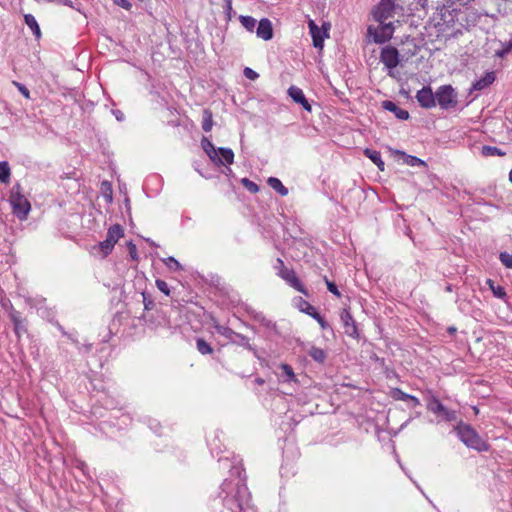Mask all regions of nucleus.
<instances>
[{"label":"nucleus","instance_id":"nucleus-1","mask_svg":"<svg viewBox=\"0 0 512 512\" xmlns=\"http://www.w3.org/2000/svg\"><path fill=\"white\" fill-rule=\"evenodd\" d=\"M22 188L19 183H16L10 193V203L13 213L20 219L25 220L30 212L31 205L27 198L22 194Z\"/></svg>","mask_w":512,"mask_h":512},{"label":"nucleus","instance_id":"nucleus-2","mask_svg":"<svg viewBox=\"0 0 512 512\" xmlns=\"http://www.w3.org/2000/svg\"><path fill=\"white\" fill-rule=\"evenodd\" d=\"M456 430L461 441L467 447L478 451H486L488 449V445L470 425H459Z\"/></svg>","mask_w":512,"mask_h":512},{"label":"nucleus","instance_id":"nucleus-3","mask_svg":"<svg viewBox=\"0 0 512 512\" xmlns=\"http://www.w3.org/2000/svg\"><path fill=\"white\" fill-rule=\"evenodd\" d=\"M436 104L440 106L441 109L448 110L454 109L458 105V93L452 87V85H442L439 86L436 90Z\"/></svg>","mask_w":512,"mask_h":512},{"label":"nucleus","instance_id":"nucleus-4","mask_svg":"<svg viewBox=\"0 0 512 512\" xmlns=\"http://www.w3.org/2000/svg\"><path fill=\"white\" fill-rule=\"evenodd\" d=\"M274 268L278 271V276L285 280L291 287L304 295L308 294L307 289L298 278L295 271L286 267L281 258L276 260V265Z\"/></svg>","mask_w":512,"mask_h":512},{"label":"nucleus","instance_id":"nucleus-5","mask_svg":"<svg viewBox=\"0 0 512 512\" xmlns=\"http://www.w3.org/2000/svg\"><path fill=\"white\" fill-rule=\"evenodd\" d=\"M395 0H381L373 10L374 19L383 24L388 19L394 17Z\"/></svg>","mask_w":512,"mask_h":512},{"label":"nucleus","instance_id":"nucleus-6","mask_svg":"<svg viewBox=\"0 0 512 512\" xmlns=\"http://www.w3.org/2000/svg\"><path fill=\"white\" fill-rule=\"evenodd\" d=\"M369 35L373 36V39L376 43H385L389 41L394 33V26L392 22L380 24L378 28H373L372 26L368 27Z\"/></svg>","mask_w":512,"mask_h":512},{"label":"nucleus","instance_id":"nucleus-7","mask_svg":"<svg viewBox=\"0 0 512 512\" xmlns=\"http://www.w3.org/2000/svg\"><path fill=\"white\" fill-rule=\"evenodd\" d=\"M380 61L387 69L393 70L400 63L398 50L391 45L383 47L380 52Z\"/></svg>","mask_w":512,"mask_h":512},{"label":"nucleus","instance_id":"nucleus-8","mask_svg":"<svg viewBox=\"0 0 512 512\" xmlns=\"http://www.w3.org/2000/svg\"><path fill=\"white\" fill-rule=\"evenodd\" d=\"M419 105L425 109H431L436 106V92L433 93L430 86L423 87L416 94Z\"/></svg>","mask_w":512,"mask_h":512},{"label":"nucleus","instance_id":"nucleus-9","mask_svg":"<svg viewBox=\"0 0 512 512\" xmlns=\"http://www.w3.org/2000/svg\"><path fill=\"white\" fill-rule=\"evenodd\" d=\"M428 409L436 414L441 415L446 421H453L456 419L455 411L448 410L439 400L435 398L429 402Z\"/></svg>","mask_w":512,"mask_h":512},{"label":"nucleus","instance_id":"nucleus-10","mask_svg":"<svg viewBox=\"0 0 512 512\" xmlns=\"http://www.w3.org/2000/svg\"><path fill=\"white\" fill-rule=\"evenodd\" d=\"M257 37L268 41L273 38V26L268 18H262L256 29Z\"/></svg>","mask_w":512,"mask_h":512},{"label":"nucleus","instance_id":"nucleus-11","mask_svg":"<svg viewBox=\"0 0 512 512\" xmlns=\"http://www.w3.org/2000/svg\"><path fill=\"white\" fill-rule=\"evenodd\" d=\"M288 94L293 99L294 102L302 105V107L306 111H308V112L311 111L312 107H311L310 103L308 102V100L306 99V97L304 96L303 91L299 87L291 86L288 89Z\"/></svg>","mask_w":512,"mask_h":512},{"label":"nucleus","instance_id":"nucleus-12","mask_svg":"<svg viewBox=\"0 0 512 512\" xmlns=\"http://www.w3.org/2000/svg\"><path fill=\"white\" fill-rule=\"evenodd\" d=\"M201 145H202L203 150L205 151V153L208 155V157L210 158V160L213 163H215L216 165L223 164L222 159L218 155V149H216L214 147V145L208 138L204 137L201 140Z\"/></svg>","mask_w":512,"mask_h":512},{"label":"nucleus","instance_id":"nucleus-13","mask_svg":"<svg viewBox=\"0 0 512 512\" xmlns=\"http://www.w3.org/2000/svg\"><path fill=\"white\" fill-rule=\"evenodd\" d=\"M294 304L299 309V311L315 318L316 320H321L316 308L302 297L295 298Z\"/></svg>","mask_w":512,"mask_h":512},{"label":"nucleus","instance_id":"nucleus-14","mask_svg":"<svg viewBox=\"0 0 512 512\" xmlns=\"http://www.w3.org/2000/svg\"><path fill=\"white\" fill-rule=\"evenodd\" d=\"M308 25L313 39L314 47L322 48L325 32H323L312 20L309 21Z\"/></svg>","mask_w":512,"mask_h":512},{"label":"nucleus","instance_id":"nucleus-15","mask_svg":"<svg viewBox=\"0 0 512 512\" xmlns=\"http://www.w3.org/2000/svg\"><path fill=\"white\" fill-rule=\"evenodd\" d=\"M382 107L395 114V116L400 120H407L409 118V112L397 106L394 102L386 100L383 101Z\"/></svg>","mask_w":512,"mask_h":512},{"label":"nucleus","instance_id":"nucleus-16","mask_svg":"<svg viewBox=\"0 0 512 512\" xmlns=\"http://www.w3.org/2000/svg\"><path fill=\"white\" fill-rule=\"evenodd\" d=\"M124 236V229L120 224H114L109 227L106 235V239L112 244H116L120 238Z\"/></svg>","mask_w":512,"mask_h":512},{"label":"nucleus","instance_id":"nucleus-17","mask_svg":"<svg viewBox=\"0 0 512 512\" xmlns=\"http://www.w3.org/2000/svg\"><path fill=\"white\" fill-rule=\"evenodd\" d=\"M215 328L218 330L219 333H222L223 335H225L226 337L230 338L233 341H238V340L243 341V340L247 339L242 334L235 332L232 329L228 328L225 324L218 323L215 326Z\"/></svg>","mask_w":512,"mask_h":512},{"label":"nucleus","instance_id":"nucleus-18","mask_svg":"<svg viewBox=\"0 0 512 512\" xmlns=\"http://www.w3.org/2000/svg\"><path fill=\"white\" fill-rule=\"evenodd\" d=\"M24 21H25V24L31 29L35 38L37 40H39L42 36V33H41V29H40L39 24H38L37 20L35 19V17L31 14H25Z\"/></svg>","mask_w":512,"mask_h":512},{"label":"nucleus","instance_id":"nucleus-19","mask_svg":"<svg viewBox=\"0 0 512 512\" xmlns=\"http://www.w3.org/2000/svg\"><path fill=\"white\" fill-rule=\"evenodd\" d=\"M495 81V74L494 72H487L482 78L477 80L473 88L475 90H482L486 88L487 86L491 85Z\"/></svg>","mask_w":512,"mask_h":512},{"label":"nucleus","instance_id":"nucleus-20","mask_svg":"<svg viewBox=\"0 0 512 512\" xmlns=\"http://www.w3.org/2000/svg\"><path fill=\"white\" fill-rule=\"evenodd\" d=\"M364 155L368 157L381 171L384 170L385 163L381 158L380 152L371 149H365Z\"/></svg>","mask_w":512,"mask_h":512},{"label":"nucleus","instance_id":"nucleus-21","mask_svg":"<svg viewBox=\"0 0 512 512\" xmlns=\"http://www.w3.org/2000/svg\"><path fill=\"white\" fill-rule=\"evenodd\" d=\"M268 185L281 196L288 195V189L282 184V182L276 177H270L267 180Z\"/></svg>","mask_w":512,"mask_h":512},{"label":"nucleus","instance_id":"nucleus-22","mask_svg":"<svg viewBox=\"0 0 512 512\" xmlns=\"http://www.w3.org/2000/svg\"><path fill=\"white\" fill-rule=\"evenodd\" d=\"M213 125L214 122L212 111L210 109H205L202 114V129L205 132H209L212 130Z\"/></svg>","mask_w":512,"mask_h":512},{"label":"nucleus","instance_id":"nucleus-23","mask_svg":"<svg viewBox=\"0 0 512 512\" xmlns=\"http://www.w3.org/2000/svg\"><path fill=\"white\" fill-rule=\"evenodd\" d=\"M11 179V169L7 161L0 162V182L9 184Z\"/></svg>","mask_w":512,"mask_h":512},{"label":"nucleus","instance_id":"nucleus-24","mask_svg":"<svg viewBox=\"0 0 512 512\" xmlns=\"http://www.w3.org/2000/svg\"><path fill=\"white\" fill-rule=\"evenodd\" d=\"M218 154L221 155V159H222V162L223 164L222 165H231L234 161V153L231 149L229 148H219L218 149Z\"/></svg>","mask_w":512,"mask_h":512},{"label":"nucleus","instance_id":"nucleus-25","mask_svg":"<svg viewBox=\"0 0 512 512\" xmlns=\"http://www.w3.org/2000/svg\"><path fill=\"white\" fill-rule=\"evenodd\" d=\"M481 153L485 157L489 156H505L506 153L502 151L501 149L495 147V146H483L481 149Z\"/></svg>","mask_w":512,"mask_h":512},{"label":"nucleus","instance_id":"nucleus-26","mask_svg":"<svg viewBox=\"0 0 512 512\" xmlns=\"http://www.w3.org/2000/svg\"><path fill=\"white\" fill-rule=\"evenodd\" d=\"M344 333L354 339L359 337L356 322H343Z\"/></svg>","mask_w":512,"mask_h":512},{"label":"nucleus","instance_id":"nucleus-27","mask_svg":"<svg viewBox=\"0 0 512 512\" xmlns=\"http://www.w3.org/2000/svg\"><path fill=\"white\" fill-rule=\"evenodd\" d=\"M392 395L395 399L397 400H410L414 403V405H419V400L414 397V396H411V395H408L406 393H404L403 391H401L400 389H394L392 391Z\"/></svg>","mask_w":512,"mask_h":512},{"label":"nucleus","instance_id":"nucleus-28","mask_svg":"<svg viewBox=\"0 0 512 512\" xmlns=\"http://www.w3.org/2000/svg\"><path fill=\"white\" fill-rule=\"evenodd\" d=\"M239 21L248 32L254 31L256 26V20L253 17L241 15L239 17Z\"/></svg>","mask_w":512,"mask_h":512},{"label":"nucleus","instance_id":"nucleus-29","mask_svg":"<svg viewBox=\"0 0 512 512\" xmlns=\"http://www.w3.org/2000/svg\"><path fill=\"white\" fill-rule=\"evenodd\" d=\"M114 246L109 240L105 239L95 246L94 249H99L102 252V256L106 257L112 252Z\"/></svg>","mask_w":512,"mask_h":512},{"label":"nucleus","instance_id":"nucleus-30","mask_svg":"<svg viewBox=\"0 0 512 512\" xmlns=\"http://www.w3.org/2000/svg\"><path fill=\"white\" fill-rule=\"evenodd\" d=\"M309 355L317 362L323 363L326 359V353L323 349L312 347L309 351Z\"/></svg>","mask_w":512,"mask_h":512},{"label":"nucleus","instance_id":"nucleus-31","mask_svg":"<svg viewBox=\"0 0 512 512\" xmlns=\"http://www.w3.org/2000/svg\"><path fill=\"white\" fill-rule=\"evenodd\" d=\"M512 51V39L502 45V49L496 51V56L503 58Z\"/></svg>","mask_w":512,"mask_h":512},{"label":"nucleus","instance_id":"nucleus-32","mask_svg":"<svg viewBox=\"0 0 512 512\" xmlns=\"http://www.w3.org/2000/svg\"><path fill=\"white\" fill-rule=\"evenodd\" d=\"M197 349L202 354H208L212 352L210 345L203 339L197 340Z\"/></svg>","mask_w":512,"mask_h":512},{"label":"nucleus","instance_id":"nucleus-33","mask_svg":"<svg viewBox=\"0 0 512 512\" xmlns=\"http://www.w3.org/2000/svg\"><path fill=\"white\" fill-rule=\"evenodd\" d=\"M241 182L249 192L257 193L259 191L258 185L253 181L249 180L248 178H243Z\"/></svg>","mask_w":512,"mask_h":512},{"label":"nucleus","instance_id":"nucleus-34","mask_svg":"<svg viewBox=\"0 0 512 512\" xmlns=\"http://www.w3.org/2000/svg\"><path fill=\"white\" fill-rule=\"evenodd\" d=\"M324 280H325V283H326L328 291L331 292L336 297L340 298L341 297V293H340L337 285L334 282L328 280L327 277H325Z\"/></svg>","mask_w":512,"mask_h":512},{"label":"nucleus","instance_id":"nucleus-35","mask_svg":"<svg viewBox=\"0 0 512 512\" xmlns=\"http://www.w3.org/2000/svg\"><path fill=\"white\" fill-rule=\"evenodd\" d=\"M500 261L501 263L507 267V268H512V254H509L507 252H502L500 253Z\"/></svg>","mask_w":512,"mask_h":512},{"label":"nucleus","instance_id":"nucleus-36","mask_svg":"<svg viewBox=\"0 0 512 512\" xmlns=\"http://www.w3.org/2000/svg\"><path fill=\"white\" fill-rule=\"evenodd\" d=\"M12 84L18 89V91L26 98L30 99V91L28 88L18 81H12Z\"/></svg>","mask_w":512,"mask_h":512},{"label":"nucleus","instance_id":"nucleus-37","mask_svg":"<svg viewBox=\"0 0 512 512\" xmlns=\"http://www.w3.org/2000/svg\"><path fill=\"white\" fill-rule=\"evenodd\" d=\"M157 288L162 292L164 293L166 296H169L170 295V289H169V286L167 284V282H165L164 280L162 279H157L156 282H155Z\"/></svg>","mask_w":512,"mask_h":512},{"label":"nucleus","instance_id":"nucleus-38","mask_svg":"<svg viewBox=\"0 0 512 512\" xmlns=\"http://www.w3.org/2000/svg\"><path fill=\"white\" fill-rule=\"evenodd\" d=\"M127 248L131 259L134 261H138L139 257L136 245L132 241H129L127 243Z\"/></svg>","mask_w":512,"mask_h":512},{"label":"nucleus","instance_id":"nucleus-39","mask_svg":"<svg viewBox=\"0 0 512 512\" xmlns=\"http://www.w3.org/2000/svg\"><path fill=\"white\" fill-rule=\"evenodd\" d=\"M493 294L498 298H503L506 295L505 289L501 286L494 287L492 280H488Z\"/></svg>","mask_w":512,"mask_h":512},{"label":"nucleus","instance_id":"nucleus-40","mask_svg":"<svg viewBox=\"0 0 512 512\" xmlns=\"http://www.w3.org/2000/svg\"><path fill=\"white\" fill-rule=\"evenodd\" d=\"M406 163L411 166H416V165L425 166L426 165V163L423 160H421L420 158H417L416 156H408Z\"/></svg>","mask_w":512,"mask_h":512},{"label":"nucleus","instance_id":"nucleus-41","mask_svg":"<svg viewBox=\"0 0 512 512\" xmlns=\"http://www.w3.org/2000/svg\"><path fill=\"white\" fill-rule=\"evenodd\" d=\"M244 75L250 80H256L259 76L257 72H255L253 69L249 67H246L244 69Z\"/></svg>","mask_w":512,"mask_h":512},{"label":"nucleus","instance_id":"nucleus-42","mask_svg":"<svg viewBox=\"0 0 512 512\" xmlns=\"http://www.w3.org/2000/svg\"><path fill=\"white\" fill-rule=\"evenodd\" d=\"M281 368H282L283 372L285 373V375H287L289 380H292L294 378V372H293V369H292V367L290 365L282 364Z\"/></svg>","mask_w":512,"mask_h":512},{"label":"nucleus","instance_id":"nucleus-43","mask_svg":"<svg viewBox=\"0 0 512 512\" xmlns=\"http://www.w3.org/2000/svg\"><path fill=\"white\" fill-rule=\"evenodd\" d=\"M113 2L125 10H130L132 8V4L128 0H113Z\"/></svg>","mask_w":512,"mask_h":512},{"label":"nucleus","instance_id":"nucleus-44","mask_svg":"<svg viewBox=\"0 0 512 512\" xmlns=\"http://www.w3.org/2000/svg\"><path fill=\"white\" fill-rule=\"evenodd\" d=\"M166 264L167 266H169L170 268H175V269H178L180 268V263L173 257H169L167 260H166Z\"/></svg>","mask_w":512,"mask_h":512},{"label":"nucleus","instance_id":"nucleus-45","mask_svg":"<svg viewBox=\"0 0 512 512\" xmlns=\"http://www.w3.org/2000/svg\"><path fill=\"white\" fill-rule=\"evenodd\" d=\"M52 2L72 7V1L71 0H53Z\"/></svg>","mask_w":512,"mask_h":512},{"label":"nucleus","instance_id":"nucleus-46","mask_svg":"<svg viewBox=\"0 0 512 512\" xmlns=\"http://www.w3.org/2000/svg\"><path fill=\"white\" fill-rule=\"evenodd\" d=\"M226 2V11L228 13V15H230L231 11H232V0H225Z\"/></svg>","mask_w":512,"mask_h":512},{"label":"nucleus","instance_id":"nucleus-47","mask_svg":"<svg viewBox=\"0 0 512 512\" xmlns=\"http://www.w3.org/2000/svg\"><path fill=\"white\" fill-rule=\"evenodd\" d=\"M319 324H320V326H321V328H322L323 330H326L327 328H329V327H330L329 322H326V321L319 322Z\"/></svg>","mask_w":512,"mask_h":512},{"label":"nucleus","instance_id":"nucleus-48","mask_svg":"<svg viewBox=\"0 0 512 512\" xmlns=\"http://www.w3.org/2000/svg\"><path fill=\"white\" fill-rule=\"evenodd\" d=\"M104 187L108 188L110 194L112 193L111 186H110V184L108 182L105 181V182L102 183V188H104Z\"/></svg>","mask_w":512,"mask_h":512},{"label":"nucleus","instance_id":"nucleus-49","mask_svg":"<svg viewBox=\"0 0 512 512\" xmlns=\"http://www.w3.org/2000/svg\"><path fill=\"white\" fill-rule=\"evenodd\" d=\"M447 331H448L449 334L453 335L457 331V329H456V327L451 326V327L448 328Z\"/></svg>","mask_w":512,"mask_h":512},{"label":"nucleus","instance_id":"nucleus-50","mask_svg":"<svg viewBox=\"0 0 512 512\" xmlns=\"http://www.w3.org/2000/svg\"><path fill=\"white\" fill-rule=\"evenodd\" d=\"M143 298H144V303H145V308H149V305L147 304V298H146V295L143 293Z\"/></svg>","mask_w":512,"mask_h":512},{"label":"nucleus","instance_id":"nucleus-51","mask_svg":"<svg viewBox=\"0 0 512 512\" xmlns=\"http://www.w3.org/2000/svg\"><path fill=\"white\" fill-rule=\"evenodd\" d=\"M509 180H510V182L512 183V168H511V171H510V173H509Z\"/></svg>","mask_w":512,"mask_h":512},{"label":"nucleus","instance_id":"nucleus-52","mask_svg":"<svg viewBox=\"0 0 512 512\" xmlns=\"http://www.w3.org/2000/svg\"><path fill=\"white\" fill-rule=\"evenodd\" d=\"M20 323H21V322H15V330H18V328H19V324H20Z\"/></svg>","mask_w":512,"mask_h":512}]
</instances>
